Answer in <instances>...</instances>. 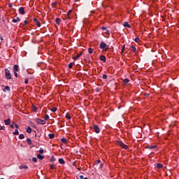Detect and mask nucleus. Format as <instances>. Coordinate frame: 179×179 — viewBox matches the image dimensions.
I'll return each mask as SVG.
<instances>
[{
  "label": "nucleus",
  "mask_w": 179,
  "mask_h": 179,
  "mask_svg": "<svg viewBox=\"0 0 179 179\" xmlns=\"http://www.w3.org/2000/svg\"><path fill=\"white\" fill-rule=\"evenodd\" d=\"M99 48H101V50H104L107 51V50L108 49V46H107V44H106V43H104V41H101L100 45H99Z\"/></svg>",
  "instance_id": "1"
},
{
  "label": "nucleus",
  "mask_w": 179,
  "mask_h": 179,
  "mask_svg": "<svg viewBox=\"0 0 179 179\" xmlns=\"http://www.w3.org/2000/svg\"><path fill=\"white\" fill-rule=\"evenodd\" d=\"M5 76L7 79H12V74L8 69H5Z\"/></svg>",
  "instance_id": "2"
},
{
  "label": "nucleus",
  "mask_w": 179,
  "mask_h": 179,
  "mask_svg": "<svg viewBox=\"0 0 179 179\" xmlns=\"http://www.w3.org/2000/svg\"><path fill=\"white\" fill-rule=\"evenodd\" d=\"M117 145H118V146H120L123 149H125L126 150L128 149V145L124 144L122 141H117Z\"/></svg>",
  "instance_id": "3"
},
{
  "label": "nucleus",
  "mask_w": 179,
  "mask_h": 179,
  "mask_svg": "<svg viewBox=\"0 0 179 179\" xmlns=\"http://www.w3.org/2000/svg\"><path fill=\"white\" fill-rule=\"evenodd\" d=\"M36 122H37V124H40L41 125H45V121L39 118H36L35 119Z\"/></svg>",
  "instance_id": "4"
},
{
  "label": "nucleus",
  "mask_w": 179,
  "mask_h": 179,
  "mask_svg": "<svg viewBox=\"0 0 179 179\" xmlns=\"http://www.w3.org/2000/svg\"><path fill=\"white\" fill-rule=\"evenodd\" d=\"M93 127L94 131V132H96V134H100V128L99 127V126H97V124H94Z\"/></svg>",
  "instance_id": "5"
},
{
  "label": "nucleus",
  "mask_w": 179,
  "mask_h": 179,
  "mask_svg": "<svg viewBox=\"0 0 179 179\" xmlns=\"http://www.w3.org/2000/svg\"><path fill=\"white\" fill-rule=\"evenodd\" d=\"M13 72H19V65L17 64L14 65Z\"/></svg>",
  "instance_id": "6"
},
{
  "label": "nucleus",
  "mask_w": 179,
  "mask_h": 179,
  "mask_svg": "<svg viewBox=\"0 0 179 179\" xmlns=\"http://www.w3.org/2000/svg\"><path fill=\"white\" fill-rule=\"evenodd\" d=\"M18 10H19L20 15H24L25 12H24V7H20Z\"/></svg>",
  "instance_id": "7"
},
{
  "label": "nucleus",
  "mask_w": 179,
  "mask_h": 179,
  "mask_svg": "<svg viewBox=\"0 0 179 179\" xmlns=\"http://www.w3.org/2000/svg\"><path fill=\"white\" fill-rule=\"evenodd\" d=\"M155 167L156 168V169H162V167H163V164H155Z\"/></svg>",
  "instance_id": "8"
},
{
  "label": "nucleus",
  "mask_w": 179,
  "mask_h": 179,
  "mask_svg": "<svg viewBox=\"0 0 179 179\" xmlns=\"http://www.w3.org/2000/svg\"><path fill=\"white\" fill-rule=\"evenodd\" d=\"M17 22H20V17H17L16 18L13 19V23H17Z\"/></svg>",
  "instance_id": "9"
},
{
  "label": "nucleus",
  "mask_w": 179,
  "mask_h": 179,
  "mask_svg": "<svg viewBox=\"0 0 179 179\" xmlns=\"http://www.w3.org/2000/svg\"><path fill=\"white\" fill-rule=\"evenodd\" d=\"M128 83H129V79L125 78L124 80H123L122 85H128Z\"/></svg>",
  "instance_id": "10"
},
{
  "label": "nucleus",
  "mask_w": 179,
  "mask_h": 179,
  "mask_svg": "<svg viewBox=\"0 0 179 179\" xmlns=\"http://www.w3.org/2000/svg\"><path fill=\"white\" fill-rule=\"evenodd\" d=\"M124 27H128L129 29H131V25H129V23H128V22H125L123 24Z\"/></svg>",
  "instance_id": "11"
},
{
  "label": "nucleus",
  "mask_w": 179,
  "mask_h": 179,
  "mask_svg": "<svg viewBox=\"0 0 179 179\" xmlns=\"http://www.w3.org/2000/svg\"><path fill=\"white\" fill-rule=\"evenodd\" d=\"M100 59H101V61H102L103 62H106V61H107V59L106 58V56H104V55H101V56L100 57Z\"/></svg>",
  "instance_id": "12"
},
{
  "label": "nucleus",
  "mask_w": 179,
  "mask_h": 179,
  "mask_svg": "<svg viewBox=\"0 0 179 179\" xmlns=\"http://www.w3.org/2000/svg\"><path fill=\"white\" fill-rule=\"evenodd\" d=\"M4 124H5V125H10V119H7V120H4Z\"/></svg>",
  "instance_id": "13"
},
{
  "label": "nucleus",
  "mask_w": 179,
  "mask_h": 179,
  "mask_svg": "<svg viewBox=\"0 0 179 179\" xmlns=\"http://www.w3.org/2000/svg\"><path fill=\"white\" fill-rule=\"evenodd\" d=\"M59 164H65V161L62 158L59 159Z\"/></svg>",
  "instance_id": "14"
},
{
  "label": "nucleus",
  "mask_w": 179,
  "mask_h": 179,
  "mask_svg": "<svg viewBox=\"0 0 179 179\" xmlns=\"http://www.w3.org/2000/svg\"><path fill=\"white\" fill-rule=\"evenodd\" d=\"M20 169H24V170H27V169H29V166H27V165H21L20 166Z\"/></svg>",
  "instance_id": "15"
},
{
  "label": "nucleus",
  "mask_w": 179,
  "mask_h": 179,
  "mask_svg": "<svg viewBox=\"0 0 179 179\" xmlns=\"http://www.w3.org/2000/svg\"><path fill=\"white\" fill-rule=\"evenodd\" d=\"M81 55H82V53H80V54H78V55H76L73 57L74 61H76V59H78V58H79Z\"/></svg>",
  "instance_id": "16"
},
{
  "label": "nucleus",
  "mask_w": 179,
  "mask_h": 179,
  "mask_svg": "<svg viewBox=\"0 0 179 179\" xmlns=\"http://www.w3.org/2000/svg\"><path fill=\"white\" fill-rule=\"evenodd\" d=\"M61 142H62V143L66 144L68 143V140H66V138H61Z\"/></svg>",
  "instance_id": "17"
},
{
  "label": "nucleus",
  "mask_w": 179,
  "mask_h": 179,
  "mask_svg": "<svg viewBox=\"0 0 179 179\" xmlns=\"http://www.w3.org/2000/svg\"><path fill=\"white\" fill-rule=\"evenodd\" d=\"M37 157L39 159V160H43V159H44V156L41 155V154H38Z\"/></svg>",
  "instance_id": "18"
},
{
  "label": "nucleus",
  "mask_w": 179,
  "mask_h": 179,
  "mask_svg": "<svg viewBox=\"0 0 179 179\" xmlns=\"http://www.w3.org/2000/svg\"><path fill=\"white\" fill-rule=\"evenodd\" d=\"M55 22H56L57 24H61V20L59 18L57 17L55 19Z\"/></svg>",
  "instance_id": "19"
},
{
  "label": "nucleus",
  "mask_w": 179,
  "mask_h": 179,
  "mask_svg": "<svg viewBox=\"0 0 179 179\" xmlns=\"http://www.w3.org/2000/svg\"><path fill=\"white\" fill-rule=\"evenodd\" d=\"M130 48H131V50L133 52H135V51H136V48L135 46H134V45H131V46L130 47Z\"/></svg>",
  "instance_id": "20"
},
{
  "label": "nucleus",
  "mask_w": 179,
  "mask_h": 179,
  "mask_svg": "<svg viewBox=\"0 0 179 179\" xmlns=\"http://www.w3.org/2000/svg\"><path fill=\"white\" fill-rule=\"evenodd\" d=\"M48 136H49L50 139H54V136H55V134H48Z\"/></svg>",
  "instance_id": "21"
},
{
  "label": "nucleus",
  "mask_w": 179,
  "mask_h": 179,
  "mask_svg": "<svg viewBox=\"0 0 179 179\" xmlns=\"http://www.w3.org/2000/svg\"><path fill=\"white\" fill-rule=\"evenodd\" d=\"M156 148H157V146H156V145H149V146H148V149H156Z\"/></svg>",
  "instance_id": "22"
},
{
  "label": "nucleus",
  "mask_w": 179,
  "mask_h": 179,
  "mask_svg": "<svg viewBox=\"0 0 179 179\" xmlns=\"http://www.w3.org/2000/svg\"><path fill=\"white\" fill-rule=\"evenodd\" d=\"M27 134H31V127H29L27 129Z\"/></svg>",
  "instance_id": "23"
},
{
  "label": "nucleus",
  "mask_w": 179,
  "mask_h": 179,
  "mask_svg": "<svg viewBox=\"0 0 179 179\" xmlns=\"http://www.w3.org/2000/svg\"><path fill=\"white\" fill-rule=\"evenodd\" d=\"M73 65H75V63H72V62L70 63V64H69V69H72Z\"/></svg>",
  "instance_id": "24"
},
{
  "label": "nucleus",
  "mask_w": 179,
  "mask_h": 179,
  "mask_svg": "<svg viewBox=\"0 0 179 179\" xmlns=\"http://www.w3.org/2000/svg\"><path fill=\"white\" fill-rule=\"evenodd\" d=\"M4 90H6L7 92H10V87L9 86H6L4 87Z\"/></svg>",
  "instance_id": "25"
},
{
  "label": "nucleus",
  "mask_w": 179,
  "mask_h": 179,
  "mask_svg": "<svg viewBox=\"0 0 179 179\" xmlns=\"http://www.w3.org/2000/svg\"><path fill=\"white\" fill-rule=\"evenodd\" d=\"M13 134V135H19V130L16 129Z\"/></svg>",
  "instance_id": "26"
},
{
  "label": "nucleus",
  "mask_w": 179,
  "mask_h": 179,
  "mask_svg": "<svg viewBox=\"0 0 179 179\" xmlns=\"http://www.w3.org/2000/svg\"><path fill=\"white\" fill-rule=\"evenodd\" d=\"M27 23H29V22H27V20H24V23H21V24H20V26H26V24H27Z\"/></svg>",
  "instance_id": "27"
},
{
  "label": "nucleus",
  "mask_w": 179,
  "mask_h": 179,
  "mask_svg": "<svg viewBox=\"0 0 179 179\" xmlns=\"http://www.w3.org/2000/svg\"><path fill=\"white\" fill-rule=\"evenodd\" d=\"M44 120H45V121H48V120H50V116H48V115H45Z\"/></svg>",
  "instance_id": "28"
},
{
  "label": "nucleus",
  "mask_w": 179,
  "mask_h": 179,
  "mask_svg": "<svg viewBox=\"0 0 179 179\" xmlns=\"http://www.w3.org/2000/svg\"><path fill=\"white\" fill-rule=\"evenodd\" d=\"M19 138L20 139H24V134H20Z\"/></svg>",
  "instance_id": "29"
},
{
  "label": "nucleus",
  "mask_w": 179,
  "mask_h": 179,
  "mask_svg": "<svg viewBox=\"0 0 179 179\" xmlns=\"http://www.w3.org/2000/svg\"><path fill=\"white\" fill-rule=\"evenodd\" d=\"M88 52L89 54H93V50L92 49V48H88Z\"/></svg>",
  "instance_id": "30"
},
{
  "label": "nucleus",
  "mask_w": 179,
  "mask_h": 179,
  "mask_svg": "<svg viewBox=\"0 0 179 179\" xmlns=\"http://www.w3.org/2000/svg\"><path fill=\"white\" fill-rule=\"evenodd\" d=\"M27 142L28 145H31V139L27 138Z\"/></svg>",
  "instance_id": "31"
},
{
  "label": "nucleus",
  "mask_w": 179,
  "mask_h": 179,
  "mask_svg": "<svg viewBox=\"0 0 179 179\" xmlns=\"http://www.w3.org/2000/svg\"><path fill=\"white\" fill-rule=\"evenodd\" d=\"M66 118H67V120H71V117L69 115V113H66Z\"/></svg>",
  "instance_id": "32"
},
{
  "label": "nucleus",
  "mask_w": 179,
  "mask_h": 179,
  "mask_svg": "<svg viewBox=\"0 0 179 179\" xmlns=\"http://www.w3.org/2000/svg\"><path fill=\"white\" fill-rule=\"evenodd\" d=\"M36 24L37 27H41V23H40V22L38 21L37 22H36Z\"/></svg>",
  "instance_id": "33"
},
{
  "label": "nucleus",
  "mask_w": 179,
  "mask_h": 179,
  "mask_svg": "<svg viewBox=\"0 0 179 179\" xmlns=\"http://www.w3.org/2000/svg\"><path fill=\"white\" fill-rule=\"evenodd\" d=\"M50 111H52V113H55V111H57V108H52V109H50Z\"/></svg>",
  "instance_id": "34"
},
{
  "label": "nucleus",
  "mask_w": 179,
  "mask_h": 179,
  "mask_svg": "<svg viewBox=\"0 0 179 179\" xmlns=\"http://www.w3.org/2000/svg\"><path fill=\"white\" fill-rule=\"evenodd\" d=\"M39 153H41V155H43V153H44V150H43L42 148H40Z\"/></svg>",
  "instance_id": "35"
},
{
  "label": "nucleus",
  "mask_w": 179,
  "mask_h": 179,
  "mask_svg": "<svg viewBox=\"0 0 179 179\" xmlns=\"http://www.w3.org/2000/svg\"><path fill=\"white\" fill-rule=\"evenodd\" d=\"M32 162H34V163H37V157H33Z\"/></svg>",
  "instance_id": "36"
},
{
  "label": "nucleus",
  "mask_w": 179,
  "mask_h": 179,
  "mask_svg": "<svg viewBox=\"0 0 179 179\" xmlns=\"http://www.w3.org/2000/svg\"><path fill=\"white\" fill-rule=\"evenodd\" d=\"M33 110H34V113H37V110H38V108L34 106Z\"/></svg>",
  "instance_id": "37"
},
{
  "label": "nucleus",
  "mask_w": 179,
  "mask_h": 179,
  "mask_svg": "<svg viewBox=\"0 0 179 179\" xmlns=\"http://www.w3.org/2000/svg\"><path fill=\"white\" fill-rule=\"evenodd\" d=\"M55 157H54V156H52V157H51V159H50V162H55Z\"/></svg>",
  "instance_id": "38"
},
{
  "label": "nucleus",
  "mask_w": 179,
  "mask_h": 179,
  "mask_svg": "<svg viewBox=\"0 0 179 179\" xmlns=\"http://www.w3.org/2000/svg\"><path fill=\"white\" fill-rule=\"evenodd\" d=\"M13 124H15L16 129H17L19 128V125H17V124L15 123V122H13Z\"/></svg>",
  "instance_id": "39"
},
{
  "label": "nucleus",
  "mask_w": 179,
  "mask_h": 179,
  "mask_svg": "<svg viewBox=\"0 0 179 179\" xmlns=\"http://www.w3.org/2000/svg\"><path fill=\"white\" fill-rule=\"evenodd\" d=\"M141 39H139V38H136L134 39V41H136V43H138L140 41Z\"/></svg>",
  "instance_id": "40"
},
{
  "label": "nucleus",
  "mask_w": 179,
  "mask_h": 179,
  "mask_svg": "<svg viewBox=\"0 0 179 179\" xmlns=\"http://www.w3.org/2000/svg\"><path fill=\"white\" fill-rule=\"evenodd\" d=\"M0 129L1 131H5V126H1Z\"/></svg>",
  "instance_id": "41"
},
{
  "label": "nucleus",
  "mask_w": 179,
  "mask_h": 179,
  "mask_svg": "<svg viewBox=\"0 0 179 179\" xmlns=\"http://www.w3.org/2000/svg\"><path fill=\"white\" fill-rule=\"evenodd\" d=\"M50 169H52V170H54V169H55V166H54V165L52 164H50Z\"/></svg>",
  "instance_id": "42"
},
{
  "label": "nucleus",
  "mask_w": 179,
  "mask_h": 179,
  "mask_svg": "<svg viewBox=\"0 0 179 179\" xmlns=\"http://www.w3.org/2000/svg\"><path fill=\"white\" fill-rule=\"evenodd\" d=\"M66 17V19H71V15H69V14H68V13H67Z\"/></svg>",
  "instance_id": "43"
},
{
  "label": "nucleus",
  "mask_w": 179,
  "mask_h": 179,
  "mask_svg": "<svg viewBox=\"0 0 179 179\" xmlns=\"http://www.w3.org/2000/svg\"><path fill=\"white\" fill-rule=\"evenodd\" d=\"M102 78L103 79H107V75L103 74Z\"/></svg>",
  "instance_id": "44"
},
{
  "label": "nucleus",
  "mask_w": 179,
  "mask_h": 179,
  "mask_svg": "<svg viewBox=\"0 0 179 179\" xmlns=\"http://www.w3.org/2000/svg\"><path fill=\"white\" fill-rule=\"evenodd\" d=\"M24 83H25V85H27V83H29V79L26 78L24 80Z\"/></svg>",
  "instance_id": "45"
},
{
  "label": "nucleus",
  "mask_w": 179,
  "mask_h": 179,
  "mask_svg": "<svg viewBox=\"0 0 179 179\" xmlns=\"http://www.w3.org/2000/svg\"><path fill=\"white\" fill-rule=\"evenodd\" d=\"M34 22L35 23L38 22V20H37V18H34Z\"/></svg>",
  "instance_id": "46"
},
{
  "label": "nucleus",
  "mask_w": 179,
  "mask_h": 179,
  "mask_svg": "<svg viewBox=\"0 0 179 179\" xmlns=\"http://www.w3.org/2000/svg\"><path fill=\"white\" fill-rule=\"evenodd\" d=\"M14 76H15V78H17V73L16 71H14Z\"/></svg>",
  "instance_id": "47"
},
{
  "label": "nucleus",
  "mask_w": 179,
  "mask_h": 179,
  "mask_svg": "<svg viewBox=\"0 0 179 179\" xmlns=\"http://www.w3.org/2000/svg\"><path fill=\"white\" fill-rule=\"evenodd\" d=\"M101 161H100V160H97V161L96 162L95 164H99V163H101Z\"/></svg>",
  "instance_id": "48"
},
{
  "label": "nucleus",
  "mask_w": 179,
  "mask_h": 179,
  "mask_svg": "<svg viewBox=\"0 0 179 179\" xmlns=\"http://www.w3.org/2000/svg\"><path fill=\"white\" fill-rule=\"evenodd\" d=\"M10 127H11L13 129H15V126L13 124H10Z\"/></svg>",
  "instance_id": "49"
},
{
  "label": "nucleus",
  "mask_w": 179,
  "mask_h": 179,
  "mask_svg": "<svg viewBox=\"0 0 179 179\" xmlns=\"http://www.w3.org/2000/svg\"><path fill=\"white\" fill-rule=\"evenodd\" d=\"M67 13L68 15H71V13H72V10H69Z\"/></svg>",
  "instance_id": "50"
},
{
  "label": "nucleus",
  "mask_w": 179,
  "mask_h": 179,
  "mask_svg": "<svg viewBox=\"0 0 179 179\" xmlns=\"http://www.w3.org/2000/svg\"><path fill=\"white\" fill-rule=\"evenodd\" d=\"M102 30H107V27H102Z\"/></svg>",
  "instance_id": "51"
},
{
  "label": "nucleus",
  "mask_w": 179,
  "mask_h": 179,
  "mask_svg": "<svg viewBox=\"0 0 179 179\" xmlns=\"http://www.w3.org/2000/svg\"><path fill=\"white\" fill-rule=\"evenodd\" d=\"M106 34H110V31L109 30H106Z\"/></svg>",
  "instance_id": "52"
},
{
  "label": "nucleus",
  "mask_w": 179,
  "mask_h": 179,
  "mask_svg": "<svg viewBox=\"0 0 179 179\" xmlns=\"http://www.w3.org/2000/svg\"><path fill=\"white\" fill-rule=\"evenodd\" d=\"M9 8H12V3L8 4Z\"/></svg>",
  "instance_id": "53"
},
{
  "label": "nucleus",
  "mask_w": 179,
  "mask_h": 179,
  "mask_svg": "<svg viewBox=\"0 0 179 179\" xmlns=\"http://www.w3.org/2000/svg\"><path fill=\"white\" fill-rule=\"evenodd\" d=\"M80 179H83V178H84L83 176H82V175L80 176Z\"/></svg>",
  "instance_id": "54"
},
{
  "label": "nucleus",
  "mask_w": 179,
  "mask_h": 179,
  "mask_svg": "<svg viewBox=\"0 0 179 179\" xmlns=\"http://www.w3.org/2000/svg\"><path fill=\"white\" fill-rule=\"evenodd\" d=\"M0 40H1L2 41V40H3V38L2 36H0Z\"/></svg>",
  "instance_id": "55"
},
{
  "label": "nucleus",
  "mask_w": 179,
  "mask_h": 179,
  "mask_svg": "<svg viewBox=\"0 0 179 179\" xmlns=\"http://www.w3.org/2000/svg\"><path fill=\"white\" fill-rule=\"evenodd\" d=\"M124 48H125V45H124L122 47V51H124Z\"/></svg>",
  "instance_id": "56"
},
{
  "label": "nucleus",
  "mask_w": 179,
  "mask_h": 179,
  "mask_svg": "<svg viewBox=\"0 0 179 179\" xmlns=\"http://www.w3.org/2000/svg\"><path fill=\"white\" fill-rule=\"evenodd\" d=\"M57 3H53V6H56Z\"/></svg>",
  "instance_id": "57"
},
{
  "label": "nucleus",
  "mask_w": 179,
  "mask_h": 179,
  "mask_svg": "<svg viewBox=\"0 0 179 179\" xmlns=\"http://www.w3.org/2000/svg\"><path fill=\"white\" fill-rule=\"evenodd\" d=\"M103 164H100V167H101H101H103Z\"/></svg>",
  "instance_id": "58"
},
{
  "label": "nucleus",
  "mask_w": 179,
  "mask_h": 179,
  "mask_svg": "<svg viewBox=\"0 0 179 179\" xmlns=\"http://www.w3.org/2000/svg\"><path fill=\"white\" fill-rule=\"evenodd\" d=\"M78 170L80 171V170H81V169H80V168H78Z\"/></svg>",
  "instance_id": "59"
},
{
  "label": "nucleus",
  "mask_w": 179,
  "mask_h": 179,
  "mask_svg": "<svg viewBox=\"0 0 179 179\" xmlns=\"http://www.w3.org/2000/svg\"><path fill=\"white\" fill-rule=\"evenodd\" d=\"M123 51H124V50H122V51H121V54H122Z\"/></svg>",
  "instance_id": "60"
},
{
  "label": "nucleus",
  "mask_w": 179,
  "mask_h": 179,
  "mask_svg": "<svg viewBox=\"0 0 179 179\" xmlns=\"http://www.w3.org/2000/svg\"><path fill=\"white\" fill-rule=\"evenodd\" d=\"M83 179H87V178H83Z\"/></svg>",
  "instance_id": "61"
},
{
  "label": "nucleus",
  "mask_w": 179,
  "mask_h": 179,
  "mask_svg": "<svg viewBox=\"0 0 179 179\" xmlns=\"http://www.w3.org/2000/svg\"><path fill=\"white\" fill-rule=\"evenodd\" d=\"M146 95H147V96H149V94H147Z\"/></svg>",
  "instance_id": "62"
},
{
  "label": "nucleus",
  "mask_w": 179,
  "mask_h": 179,
  "mask_svg": "<svg viewBox=\"0 0 179 179\" xmlns=\"http://www.w3.org/2000/svg\"><path fill=\"white\" fill-rule=\"evenodd\" d=\"M0 179H5V178H0Z\"/></svg>",
  "instance_id": "63"
},
{
  "label": "nucleus",
  "mask_w": 179,
  "mask_h": 179,
  "mask_svg": "<svg viewBox=\"0 0 179 179\" xmlns=\"http://www.w3.org/2000/svg\"><path fill=\"white\" fill-rule=\"evenodd\" d=\"M97 92H99V90H97Z\"/></svg>",
  "instance_id": "64"
}]
</instances>
